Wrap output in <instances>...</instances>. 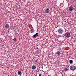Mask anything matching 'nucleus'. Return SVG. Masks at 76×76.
Returning a JSON list of instances; mask_svg holds the SVG:
<instances>
[{
	"label": "nucleus",
	"instance_id": "nucleus-1",
	"mask_svg": "<svg viewBox=\"0 0 76 76\" xmlns=\"http://www.w3.org/2000/svg\"><path fill=\"white\" fill-rule=\"evenodd\" d=\"M70 68L71 70L73 71L76 69V67L72 65L70 66Z\"/></svg>",
	"mask_w": 76,
	"mask_h": 76
},
{
	"label": "nucleus",
	"instance_id": "nucleus-2",
	"mask_svg": "<svg viewBox=\"0 0 76 76\" xmlns=\"http://www.w3.org/2000/svg\"><path fill=\"white\" fill-rule=\"evenodd\" d=\"M65 36L66 38H69L70 37V34L69 32H67L65 34Z\"/></svg>",
	"mask_w": 76,
	"mask_h": 76
},
{
	"label": "nucleus",
	"instance_id": "nucleus-3",
	"mask_svg": "<svg viewBox=\"0 0 76 76\" xmlns=\"http://www.w3.org/2000/svg\"><path fill=\"white\" fill-rule=\"evenodd\" d=\"M58 32L60 34H63V32H64V30H63V29L62 28H59L58 30Z\"/></svg>",
	"mask_w": 76,
	"mask_h": 76
},
{
	"label": "nucleus",
	"instance_id": "nucleus-4",
	"mask_svg": "<svg viewBox=\"0 0 76 76\" xmlns=\"http://www.w3.org/2000/svg\"><path fill=\"white\" fill-rule=\"evenodd\" d=\"M45 12L46 13H49V12H50V10H49V8H46L44 10Z\"/></svg>",
	"mask_w": 76,
	"mask_h": 76
},
{
	"label": "nucleus",
	"instance_id": "nucleus-5",
	"mask_svg": "<svg viewBox=\"0 0 76 76\" xmlns=\"http://www.w3.org/2000/svg\"><path fill=\"white\" fill-rule=\"evenodd\" d=\"M69 10L70 12H72V11H73L74 10V8L72 6L70 7L69 8Z\"/></svg>",
	"mask_w": 76,
	"mask_h": 76
},
{
	"label": "nucleus",
	"instance_id": "nucleus-6",
	"mask_svg": "<svg viewBox=\"0 0 76 76\" xmlns=\"http://www.w3.org/2000/svg\"><path fill=\"white\" fill-rule=\"evenodd\" d=\"M38 33H37L33 35V38H35V37H38Z\"/></svg>",
	"mask_w": 76,
	"mask_h": 76
},
{
	"label": "nucleus",
	"instance_id": "nucleus-7",
	"mask_svg": "<svg viewBox=\"0 0 76 76\" xmlns=\"http://www.w3.org/2000/svg\"><path fill=\"white\" fill-rule=\"evenodd\" d=\"M56 54L57 56H60V54H61V53H60V52L58 51L56 53Z\"/></svg>",
	"mask_w": 76,
	"mask_h": 76
},
{
	"label": "nucleus",
	"instance_id": "nucleus-8",
	"mask_svg": "<svg viewBox=\"0 0 76 76\" xmlns=\"http://www.w3.org/2000/svg\"><path fill=\"white\" fill-rule=\"evenodd\" d=\"M31 68L33 70H35L36 69V66L35 65H33L32 66Z\"/></svg>",
	"mask_w": 76,
	"mask_h": 76
},
{
	"label": "nucleus",
	"instance_id": "nucleus-9",
	"mask_svg": "<svg viewBox=\"0 0 76 76\" xmlns=\"http://www.w3.org/2000/svg\"><path fill=\"white\" fill-rule=\"evenodd\" d=\"M9 25L7 23V24L5 25L6 28H9Z\"/></svg>",
	"mask_w": 76,
	"mask_h": 76
},
{
	"label": "nucleus",
	"instance_id": "nucleus-10",
	"mask_svg": "<svg viewBox=\"0 0 76 76\" xmlns=\"http://www.w3.org/2000/svg\"><path fill=\"white\" fill-rule=\"evenodd\" d=\"M18 75H22V72L20 71H18Z\"/></svg>",
	"mask_w": 76,
	"mask_h": 76
},
{
	"label": "nucleus",
	"instance_id": "nucleus-11",
	"mask_svg": "<svg viewBox=\"0 0 76 76\" xmlns=\"http://www.w3.org/2000/svg\"><path fill=\"white\" fill-rule=\"evenodd\" d=\"M35 32V30H34V29H31L30 30V32H31L32 33H34Z\"/></svg>",
	"mask_w": 76,
	"mask_h": 76
},
{
	"label": "nucleus",
	"instance_id": "nucleus-12",
	"mask_svg": "<svg viewBox=\"0 0 76 76\" xmlns=\"http://www.w3.org/2000/svg\"><path fill=\"white\" fill-rule=\"evenodd\" d=\"M64 70V71H65V72H67V71L68 70V69L66 68H65Z\"/></svg>",
	"mask_w": 76,
	"mask_h": 76
},
{
	"label": "nucleus",
	"instance_id": "nucleus-13",
	"mask_svg": "<svg viewBox=\"0 0 76 76\" xmlns=\"http://www.w3.org/2000/svg\"><path fill=\"white\" fill-rule=\"evenodd\" d=\"M13 40L15 42H16L17 41L15 37L13 39Z\"/></svg>",
	"mask_w": 76,
	"mask_h": 76
},
{
	"label": "nucleus",
	"instance_id": "nucleus-14",
	"mask_svg": "<svg viewBox=\"0 0 76 76\" xmlns=\"http://www.w3.org/2000/svg\"><path fill=\"white\" fill-rule=\"evenodd\" d=\"M69 63L70 64H72V63H73V60H71L69 61Z\"/></svg>",
	"mask_w": 76,
	"mask_h": 76
},
{
	"label": "nucleus",
	"instance_id": "nucleus-15",
	"mask_svg": "<svg viewBox=\"0 0 76 76\" xmlns=\"http://www.w3.org/2000/svg\"><path fill=\"white\" fill-rule=\"evenodd\" d=\"M42 76V74H40L39 75V76Z\"/></svg>",
	"mask_w": 76,
	"mask_h": 76
},
{
	"label": "nucleus",
	"instance_id": "nucleus-16",
	"mask_svg": "<svg viewBox=\"0 0 76 76\" xmlns=\"http://www.w3.org/2000/svg\"><path fill=\"white\" fill-rule=\"evenodd\" d=\"M35 62H36V63H37V60H35Z\"/></svg>",
	"mask_w": 76,
	"mask_h": 76
},
{
	"label": "nucleus",
	"instance_id": "nucleus-17",
	"mask_svg": "<svg viewBox=\"0 0 76 76\" xmlns=\"http://www.w3.org/2000/svg\"><path fill=\"white\" fill-rule=\"evenodd\" d=\"M64 48H63L62 49V50H64Z\"/></svg>",
	"mask_w": 76,
	"mask_h": 76
},
{
	"label": "nucleus",
	"instance_id": "nucleus-18",
	"mask_svg": "<svg viewBox=\"0 0 76 76\" xmlns=\"http://www.w3.org/2000/svg\"><path fill=\"white\" fill-rule=\"evenodd\" d=\"M37 49H38V47H37Z\"/></svg>",
	"mask_w": 76,
	"mask_h": 76
},
{
	"label": "nucleus",
	"instance_id": "nucleus-19",
	"mask_svg": "<svg viewBox=\"0 0 76 76\" xmlns=\"http://www.w3.org/2000/svg\"><path fill=\"white\" fill-rule=\"evenodd\" d=\"M38 45H37V46H38Z\"/></svg>",
	"mask_w": 76,
	"mask_h": 76
}]
</instances>
